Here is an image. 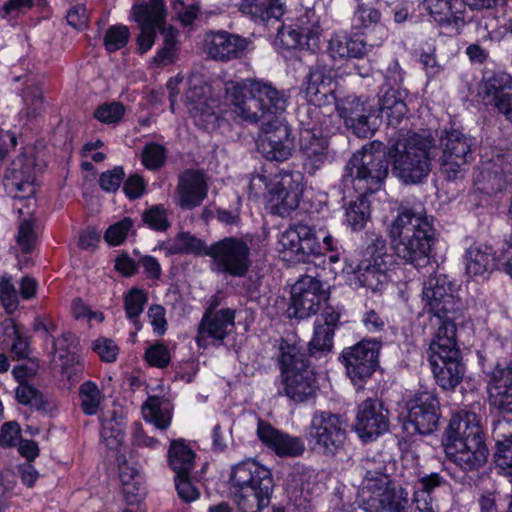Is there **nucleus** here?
Segmentation results:
<instances>
[{"label": "nucleus", "instance_id": "f257e3e1", "mask_svg": "<svg viewBox=\"0 0 512 512\" xmlns=\"http://www.w3.org/2000/svg\"><path fill=\"white\" fill-rule=\"evenodd\" d=\"M388 174V162L380 152L363 147L355 152L347 162L342 183L345 188L352 187L360 195L351 201L345 209V221L353 231H360L370 220V203L367 194L378 191Z\"/></svg>", "mask_w": 512, "mask_h": 512}, {"label": "nucleus", "instance_id": "f03ea898", "mask_svg": "<svg viewBox=\"0 0 512 512\" xmlns=\"http://www.w3.org/2000/svg\"><path fill=\"white\" fill-rule=\"evenodd\" d=\"M226 100L232 111L249 123L272 126L279 121L277 114L285 111L287 96L271 83L246 79L226 84Z\"/></svg>", "mask_w": 512, "mask_h": 512}, {"label": "nucleus", "instance_id": "7ed1b4c3", "mask_svg": "<svg viewBox=\"0 0 512 512\" xmlns=\"http://www.w3.org/2000/svg\"><path fill=\"white\" fill-rule=\"evenodd\" d=\"M388 232L391 246L400 259L418 270L430 264L434 228L426 215L400 208Z\"/></svg>", "mask_w": 512, "mask_h": 512}, {"label": "nucleus", "instance_id": "20e7f679", "mask_svg": "<svg viewBox=\"0 0 512 512\" xmlns=\"http://www.w3.org/2000/svg\"><path fill=\"white\" fill-rule=\"evenodd\" d=\"M361 468L363 480L358 497L366 512H406L409 494L401 486L393 485L383 460L366 457Z\"/></svg>", "mask_w": 512, "mask_h": 512}, {"label": "nucleus", "instance_id": "39448f33", "mask_svg": "<svg viewBox=\"0 0 512 512\" xmlns=\"http://www.w3.org/2000/svg\"><path fill=\"white\" fill-rule=\"evenodd\" d=\"M388 155L397 176L405 183L416 184L429 175L437 148L430 137L407 132L390 144Z\"/></svg>", "mask_w": 512, "mask_h": 512}, {"label": "nucleus", "instance_id": "423d86ee", "mask_svg": "<svg viewBox=\"0 0 512 512\" xmlns=\"http://www.w3.org/2000/svg\"><path fill=\"white\" fill-rule=\"evenodd\" d=\"M230 482L235 502L242 512H261L269 506L274 480L271 471L259 462L247 459L235 465Z\"/></svg>", "mask_w": 512, "mask_h": 512}, {"label": "nucleus", "instance_id": "0eeeda50", "mask_svg": "<svg viewBox=\"0 0 512 512\" xmlns=\"http://www.w3.org/2000/svg\"><path fill=\"white\" fill-rule=\"evenodd\" d=\"M312 354H280L281 388L278 395L286 396L294 403H304L315 398L318 385L310 356Z\"/></svg>", "mask_w": 512, "mask_h": 512}, {"label": "nucleus", "instance_id": "6e6552de", "mask_svg": "<svg viewBox=\"0 0 512 512\" xmlns=\"http://www.w3.org/2000/svg\"><path fill=\"white\" fill-rule=\"evenodd\" d=\"M369 243L362 258L351 265L353 283L358 287L378 293L388 284V270L393 262V256L388 253L387 243L383 236L371 233Z\"/></svg>", "mask_w": 512, "mask_h": 512}, {"label": "nucleus", "instance_id": "1a4fd4ad", "mask_svg": "<svg viewBox=\"0 0 512 512\" xmlns=\"http://www.w3.org/2000/svg\"><path fill=\"white\" fill-rule=\"evenodd\" d=\"M251 243L249 235L227 236L212 243L207 253L213 271L234 278L245 277L253 264Z\"/></svg>", "mask_w": 512, "mask_h": 512}, {"label": "nucleus", "instance_id": "9d476101", "mask_svg": "<svg viewBox=\"0 0 512 512\" xmlns=\"http://www.w3.org/2000/svg\"><path fill=\"white\" fill-rule=\"evenodd\" d=\"M312 452L335 458L344 450L347 432L341 417L329 411H316L305 434Z\"/></svg>", "mask_w": 512, "mask_h": 512}, {"label": "nucleus", "instance_id": "9b49d317", "mask_svg": "<svg viewBox=\"0 0 512 512\" xmlns=\"http://www.w3.org/2000/svg\"><path fill=\"white\" fill-rule=\"evenodd\" d=\"M440 169L448 180L462 178L466 167L474 160L475 140L462 130L444 128L438 136Z\"/></svg>", "mask_w": 512, "mask_h": 512}, {"label": "nucleus", "instance_id": "f8f14e48", "mask_svg": "<svg viewBox=\"0 0 512 512\" xmlns=\"http://www.w3.org/2000/svg\"><path fill=\"white\" fill-rule=\"evenodd\" d=\"M131 12L140 30L136 41L137 49L141 54L152 48L157 32L164 36L163 45L176 48L178 32L172 26H166V10L163 0H149L148 2L135 4Z\"/></svg>", "mask_w": 512, "mask_h": 512}, {"label": "nucleus", "instance_id": "ddd939ff", "mask_svg": "<svg viewBox=\"0 0 512 512\" xmlns=\"http://www.w3.org/2000/svg\"><path fill=\"white\" fill-rule=\"evenodd\" d=\"M424 309L438 319L461 317L462 303L457 295L456 283L443 273H434L423 283Z\"/></svg>", "mask_w": 512, "mask_h": 512}, {"label": "nucleus", "instance_id": "4468645a", "mask_svg": "<svg viewBox=\"0 0 512 512\" xmlns=\"http://www.w3.org/2000/svg\"><path fill=\"white\" fill-rule=\"evenodd\" d=\"M329 297V289L318 275H304L292 286L288 317L307 319L317 314Z\"/></svg>", "mask_w": 512, "mask_h": 512}, {"label": "nucleus", "instance_id": "2eb2a0df", "mask_svg": "<svg viewBox=\"0 0 512 512\" xmlns=\"http://www.w3.org/2000/svg\"><path fill=\"white\" fill-rule=\"evenodd\" d=\"M277 250L283 260L290 262H305L310 256L322 254L314 229L303 223L290 225L280 234Z\"/></svg>", "mask_w": 512, "mask_h": 512}, {"label": "nucleus", "instance_id": "dca6fc26", "mask_svg": "<svg viewBox=\"0 0 512 512\" xmlns=\"http://www.w3.org/2000/svg\"><path fill=\"white\" fill-rule=\"evenodd\" d=\"M483 371L491 376L489 382V402L499 413L512 414V360L489 362L479 354Z\"/></svg>", "mask_w": 512, "mask_h": 512}, {"label": "nucleus", "instance_id": "f3484780", "mask_svg": "<svg viewBox=\"0 0 512 512\" xmlns=\"http://www.w3.org/2000/svg\"><path fill=\"white\" fill-rule=\"evenodd\" d=\"M299 151L302 168L305 173L313 176L332 159L329 138L315 123L301 122L299 133Z\"/></svg>", "mask_w": 512, "mask_h": 512}, {"label": "nucleus", "instance_id": "a211bd4d", "mask_svg": "<svg viewBox=\"0 0 512 512\" xmlns=\"http://www.w3.org/2000/svg\"><path fill=\"white\" fill-rule=\"evenodd\" d=\"M430 21L449 36L460 35L468 24L466 0H424Z\"/></svg>", "mask_w": 512, "mask_h": 512}, {"label": "nucleus", "instance_id": "6ab92c4d", "mask_svg": "<svg viewBox=\"0 0 512 512\" xmlns=\"http://www.w3.org/2000/svg\"><path fill=\"white\" fill-rule=\"evenodd\" d=\"M408 422L421 435L437 430L441 417L440 402L433 391L416 393L408 402Z\"/></svg>", "mask_w": 512, "mask_h": 512}, {"label": "nucleus", "instance_id": "aec40b11", "mask_svg": "<svg viewBox=\"0 0 512 512\" xmlns=\"http://www.w3.org/2000/svg\"><path fill=\"white\" fill-rule=\"evenodd\" d=\"M388 429V410L378 399L367 398L358 404L354 430L364 442L375 440Z\"/></svg>", "mask_w": 512, "mask_h": 512}, {"label": "nucleus", "instance_id": "412c9836", "mask_svg": "<svg viewBox=\"0 0 512 512\" xmlns=\"http://www.w3.org/2000/svg\"><path fill=\"white\" fill-rule=\"evenodd\" d=\"M264 135L257 141L259 152L270 161L283 162L292 156L294 139L287 124L275 121L272 126L261 124Z\"/></svg>", "mask_w": 512, "mask_h": 512}, {"label": "nucleus", "instance_id": "4be33fe9", "mask_svg": "<svg viewBox=\"0 0 512 512\" xmlns=\"http://www.w3.org/2000/svg\"><path fill=\"white\" fill-rule=\"evenodd\" d=\"M336 109L345 125L353 130L360 138H366L372 133L369 118L376 115L375 108L368 100L356 95H348L336 101Z\"/></svg>", "mask_w": 512, "mask_h": 512}, {"label": "nucleus", "instance_id": "5701e85b", "mask_svg": "<svg viewBox=\"0 0 512 512\" xmlns=\"http://www.w3.org/2000/svg\"><path fill=\"white\" fill-rule=\"evenodd\" d=\"M479 96L486 105L493 106L512 122V77L506 73H494L484 78Z\"/></svg>", "mask_w": 512, "mask_h": 512}, {"label": "nucleus", "instance_id": "b1692460", "mask_svg": "<svg viewBox=\"0 0 512 512\" xmlns=\"http://www.w3.org/2000/svg\"><path fill=\"white\" fill-rule=\"evenodd\" d=\"M444 451L446 457L464 472L478 471L486 464L489 455L485 437L445 445Z\"/></svg>", "mask_w": 512, "mask_h": 512}, {"label": "nucleus", "instance_id": "393cba45", "mask_svg": "<svg viewBox=\"0 0 512 512\" xmlns=\"http://www.w3.org/2000/svg\"><path fill=\"white\" fill-rule=\"evenodd\" d=\"M249 42L227 31H210L204 37V50L213 60L227 62L242 57Z\"/></svg>", "mask_w": 512, "mask_h": 512}, {"label": "nucleus", "instance_id": "a878e982", "mask_svg": "<svg viewBox=\"0 0 512 512\" xmlns=\"http://www.w3.org/2000/svg\"><path fill=\"white\" fill-rule=\"evenodd\" d=\"M4 186L15 199L33 196L36 188L32 162L23 155L14 159L5 173Z\"/></svg>", "mask_w": 512, "mask_h": 512}, {"label": "nucleus", "instance_id": "bb28decb", "mask_svg": "<svg viewBox=\"0 0 512 512\" xmlns=\"http://www.w3.org/2000/svg\"><path fill=\"white\" fill-rule=\"evenodd\" d=\"M257 436L280 457H299L305 452V444L300 437L281 432L266 421H258Z\"/></svg>", "mask_w": 512, "mask_h": 512}, {"label": "nucleus", "instance_id": "cd10ccee", "mask_svg": "<svg viewBox=\"0 0 512 512\" xmlns=\"http://www.w3.org/2000/svg\"><path fill=\"white\" fill-rule=\"evenodd\" d=\"M234 319L235 311L230 308L221 309L211 317L205 316L197 336L198 347L206 349L211 345L218 349L228 331L234 327Z\"/></svg>", "mask_w": 512, "mask_h": 512}, {"label": "nucleus", "instance_id": "c85d7f7f", "mask_svg": "<svg viewBox=\"0 0 512 512\" xmlns=\"http://www.w3.org/2000/svg\"><path fill=\"white\" fill-rule=\"evenodd\" d=\"M485 437L480 418L475 412L459 410L455 412L445 430L443 445L475 440Z\"/></svg>", "mask_w": 512, "mask_h": 512}, {"label": "nucleus", "instance_id": "c756f323", "mask_svg": "<svg viewBox=\"0 0 512 512\" xmlns=\"http://www.w3.org/2000/svg\"><path fill=\"white\" fill-rule=\"evenodd\" d=\"M208 186L205 175L199 170H185L176 187L177 204L183 209L200 206L207 197Z\"/></svg>", "mask_w": 512, "mask_h": 512}, {"label": "nucleus", "instance_id": "7c9ffc66", "mask_svg": "<svg viewBox=\"0 0 512 512\" xmlns=\"http://www.w3.org/2000/svg\"><path fill=\"white\" fill-rule=\"evenodd\" d=\"M460 355L430 354L432 372L443 389H453L462 381L465 367Z\"/></svg>", "mask_w": 512, "mask_h": 512}, {"label": "nucleus", "instance_id": "2f4dec72", "mask_svg": "<svg viewBox=\"0 0 512 512\" xmlns=\"http://www.w3.org/2000/svg\"><path fill=\"white\" fill-rule=\"evenodd\" d=\"M465 269L469 276L485 277L498 269L502 259L496 255L491 245L474 242L464 255Z\"/></svg>", "mask_w": 512, "mask_h": 512}, {"label": "nucleus", "instance_id": "473e14b6", "mask_svg": "<svg viewBox=\"0 0 512 512\" xmlns=\"http://www.w3.org/2000/svg\"><path fill=\"white\" fill-rule=\"evenodd\" d=\"M378 105L375 116L381 113L393 127L399 125L409 111L400 89L392 87L380 92Z\"/></svg>", "mask_w": 512, "mask_h": 512}, {"label": "nucleus", "instance_id": "72a5a7b5", "mask_svg": "<svg viewBox=\"0 0 512 512\" xmlns=\"http://www.w3.org/2000/svg\"><path fill=\"white\" fill-rule=\"evenodd\" d=\"M167 460L175 475H190L195 466V453L183 438L171 440Z\"/></svg>", "mask_w": 512, "mask_h": 512}, {"label": "nucleus", "instance_id": "f704fd0d", "mask_svg": "<svg viewBox=\"0 0 512 512\" xmlns=\"http://www.w3.org/2000/svg\"><path fill=\"white\" fill-rule=\"evenodd\" d=\"M142 414L146 421L160 430H165L171 424L173 406L165 397L149 396L142 405Z\"/></svg>", "mask_w": 512, "mask_h": 512}, {"label": "nucleus", "instance_id": "c9c22d12", "mask_svg": "<svg viewBox=\"0 0 512 512\" xmlns=\"http://www.w3.org/2000/svg\"><path fill=\"white\" fill-rule=\"evenodd\" d=\"M239 10L254 20L266 22L284 14L283 0H241Z\"/></svg>", "mask_w": 512, "mask_h": 512}, {"label": "nucleus", "instance_id": "e433bc0d", "mask_svg": "<svg viewBox=\"0 0 512 512\" xmlns=\"http://www.w3.org/2000/svg\"><path fill=\"white\" fill-rule=\"evenodd\" d=\"M378 354H341L340 361L346 367L353 382L369 378L378 365Z\"/></svg>", "mask_w": 512, "mask_h": 512}, {"label": "nucleus", "instance_id": "4c0bfd02", "mask_svg": "<svg viewBox=\"0 0 512 512\" xmlns=\"http://www.w3.org/2000/svg\"><path fill=\"white\" fill-rule=\"evenodd\" d=\"M332 70L324 65L316 64L310 68L305 80V91L309 97L326 95L331 92Z\"/></svg>", "mask_w": 512, "mask_h": 512}, {"label": "nucleus", "instance_id": "58836bf2", "mask_svg": "<svg viewBox=\"0 0 512 512\" xmlns=\"http://www.w3.org/2000/svg\"><path fill=\"white\" fill-rule=\"evenodd\" d=\"M305 39L306 49L316 51L319 49L322 28L314 11H306L293 23Z\"/></svg>", "mask_w": 512, "mask_h": 512}, {"label": "nucleus", "instance_id": "ea45409f", "mask_svg": "<svg viewBox=\"0 0 512 512\" xmlns=\"http://www.w3.org/2000/svg\"><path fill=\"white\" fill-rule=\"evenodd\" d=\"M441 325L438 327L434 338L432 339L429 352H460L455 338L456 319H440Z\"/></svg>", "mask_w": 512, "mask_h": 512}, {"label": "nucleus", "instance_id": "a19ab883", "mask_svg": "<svg viewBox=\"0 0 512 512\" xmlns=\"http://www.w3.org/2000/svg\"><path fill=\"white\" fill-rule=\"evenodd\" d=\"M381 20V13L372 5L357 0V5L351 18V28L357 33L375 27Z\"/></svg>", "mask_w": 512, "mask_h": 512}, {"label": "nucleus", "instance_id": "79ce46f5", "mask_svg": "<svg viewBox=\"0 0 512 512\" xmlns=\"http://www.w3.org/2000/svg\"><path fill=\"white\" fill-rule=\"evenodd\" d=\"M1 349H10V352H25L28 348L27 339L22 337L15 322L7 318L0 323Z\"/></svg>", "mask_w": 512, "mask_h": 512}, {"label": "nucleus", "instance_id": "37998d69", "mask_svg": "<svg viewBox=\"0 0 512 512\" xmlns=\"http://www.w3.org/2000/svg\"><path fill=\"white\" fill-rule=\"evenodd\" d=\"M209 246L201 239L196 238L188 232L178 234L174 243L170 246L171 254H194L197 256H208Z\"/></svg>", "mask_w": 512, "mask_h": 512}, {"label": "nucleus", "instance_id": "c03bdc74", "mask_svg": "<svg viewBox=\"0 0 512 512\" xmlns=\"http://www.w3.org/2000/svg\"><path fill=\"white\" fill-rule=\"evenodd\" d=\"M195 89L190 90L187 94V99L193 103L190 113L193 117L194 123L201 129H213L216 125L217 115L209 107L205 105L200 99H195Z\"/></svg>", "mask_w": 512, "mask_h": 512}, {"label": "nucleus", "instance_id": "a18cd8bd", "mask_svg": "<svg viewBox=\"0 0 512 512\" xmlns=\"http://www.w3.org/2000/svg\"><path fill=\"white\" fill-rule=\"evenodd\" d=\"M17 401L39 411L49 410L48 398L35 387L29 384H20L15 391Z\"/></svg>", "mask_w": 512, "mask_h": 512}, {"label": "nucleus", "instance_id": "49530a36", "mask_svg": "<svg viewBox=\"0 0 512 512\" xmlns=\"http://www.w3.org/2000/svg\"><path fill=\"white\" fill-rule=\"evenodd\" d=\"M148 301L147 293L139 288L130 289L124 296V309L126 316L134 323L139 324L138 318Z\"/></svg>", "mask_w": 512, "mask_h": 512}, {"label": "nucleus", "instance_id": "de8ad7c7", "mask_svg": "<svg viewBox=\"0 0 512 512\" xmlns=\"http://www.w3.org/2000/svg\"><path fill=\"white\" fill-rule=\"evenodd\" d=\"M79 396L81 408L86 415H95L102 400V394L97 385L87 381L80 386Z\"/></svg>", "mask_w": 512, "mask_h": 512}, {"label": "nucleus", "instance_id": "09e8293b", "mask_svg": "<svg viewBox=\"0 0 512 512\" xmlns=\"http://www.w3.org/2000/svg\"><path fill=\"white\" fill-rule=\"evenodd\" d=\"M277 46L284 49H306L305 39L301 35V31L297 29L293 24L283 25L278 33L275 40Z\"/></svg>", "mask_w": 512, "mask_h": 512}, {"label": "nucleus", "instance_id": "8fccbe9b", "mask_svg": "<svg viewBox=\"0 0 512 512\" xmlns=\"http://www.w3.org/2000/svg\"><path fill=\"white\" fill-rule=\"evenodd\" d=\"M58 362L63 377L71 384L79 382L84 365L78 354H60Z\"/></svg>", "mask_w": 512, "mask_h": 512}, {"label": "nucleus", "instance_id": "3c124183", "mask_svg": "<svg viewBox=\"0 0 512 512\" xmlns=\"http://www.w3.org/2000/svg\"><path fill=\"white\" fill-rule=\"evenodd\" d=\"M493 459L497 467L512 473V434L496 441Z\"/></svg>", "mask_w": 512, "mask_h": 512}, {"label": "nucleus", "instance_id": "603ef678", "mask_svg": "<svg viewBox=\"0 0 512 512\" xmlns=\"http://www.w3.org/2000/svg\"><path fill=\"white\" fill-rule=\"evenodd\" d=\"M142 163L149 170H157L162 167L167 158L166 148L158 143H147L142 150Z\"/></svg>", "mask_w": 512, "mask_h": 512}, {"label": "nucleus", "instance_id": "864d4df0", "mask_svg": "<svg viewBox=\"0 0 512 512\" xmlns=\"http://www.w3.org/2000/svg\"><path fill=\"white\" fill-rule=\"evenodd\" d=\"M142 221L155 231H166L170 226L167 210L161 204L154 205L145 210L142 213Z\"/></svg>", "mask_w": 512, "mask_h": 512}, {"label": "nucleus", "instance_id": "5fc2aeb1", "mask_svg": "<svg viewBox=\"0 0 512 512\" xmlns=\"http://www.w3.org/2000/svg\"><path fill=\"white\" fill-rule=\"evenodd\" d=\"M130 31L127 26L114 25L105 33L104 45L108 52L112 53L120 50L128 43Z\"/></svg>", "mask_w": 512, "mask_h": 512}, {"label": "nucleus", "instance_id": "6e6d98bb", "mask_svg": "<svg viewBox=\"0 0 512 512\" xmlns=\"http://www.w3.org/2000/svg\"><path fill=\"white\" fill-rule=\"evenodd\" d=\"M101 438L108 448L117 450L124 440L122 425L112 419L103 421Z\"/></svg>", "mask_w": 512, "mask_h": 512}, {"label": "nucleus", "instance_id": "4d7b16f0", "mask_svg": "<svg viewBox=\"0 0 512 512\" xmlns=\"http://www.w3.org/2000/svg\"><path fill=\"white\" fill-rule=\"evenodd\" d=\"M333 337L332 328L321 326L316 322L313 338L309 342L310 349L316 352H330L333 348Z\"/></svg>", "mask_w": 512, "mask_h": 512}, {"label": "nucleus", "instance_id": "13d9d810", "mask_svg": "<svg viewBox=\"0 0 512 512\" xmlns=\"http://www.w3.org/2000/svg\"><path fill=\"white\" fill-rule=\"evenodd\" d=\"M124 113L125 108L120 102H112L99 106L94 112V117L102 123L114 124L122 119Z\"/></svg>", "mask_w": 512, "mask_h": 512}, {"label": "nucleus", "instance_id": "bf43d9fd", "mask_svg": "<svg viewBox=\"0 0 512 512\" xmlns=\"http://www.w3.org/2000/svg\"><path fill=\"white\" fill-rule=\"evenodd\" d=\"M35 0H5L0 6V18L16 19L33 8Z\"/></svg>", "mask_w": 512, "mask_h": 512}, {"label": "nucleus", "instance_id": "052dcab7", "mask_svg": "<svg viewBox=\"0 0 512 512\" xmlns=\"http://www.w3.org/2000/svg\"><path fill=\"white\" fill-rule=\"evenodd\" d=\"M132 227V219L125 217L119 222L109 226L105 232L104 238L110 245H120L126 239L127 234L132 229Z\"/></svg>", "mask_w": 512, "mask_h": 512}, {"label": "nucleus", "instance_id": "680f3d73", "mask_svg": "<svg viewBox=\"0 0 512 512\" xmlns=\"http://www.w3.org/2000/svg\"><path fill=\"white\" fill-rule=\"evenodd\" d=\"M0 300L8 314H12L19 306L18 293L11 278L2 277L0 280Z\"/></svg>", "mask_w": 512, "mask_h": 512}, {"label": "nucleus", "instance_id": "e2e57ef3", "mask_svg": "<svg viewBox=\"0 0 512 512\" xmlns=\"http://www.w3.org/2000/svg\"><path fill=\"white\" fill-rule=\"evenodd\" d=\"M175 487L179 498L190 503L200 496L199 490L192 484L190 475H175Z\"/></svg>", "mask_w": 512, "mask_h": 512}, {"label": "nucleus", "instance_id": "0e129e2a", "mask_svg": "<svg viewBox=\"0 0 512 512\" xmlns=\"http://www.w3.org/2000/svg\"><path fill=\"white\" fill-rule=\"evenodd\" d=\"M125 172L122 166H116L112 170L103 172L100 175L99 184L100 187L106 192H115L119 189Z\"/></svg>", "mask_w": 512, "mask_h": 512}, {"label": "nucleus", "instance_id": "69168bd1", "mask_svg": "<svg viewBox=\"0 0 512 512\" xmlns=\"http://www.w3.org/2000/svg\"><path fill=\"white\" fill-rule=\"evenodd\" d=\"M122 488L125 501L129 505L140 503L146 495L143 476L136 478L135 482L126 483V486Z\"/></svg>", "mask_w": 512, "mask_h": 512}, {"label": "nucleus", "instance_id": "338daca9", "mask_svg": "<svg viewBox=\"0 0 512 512\" xmlns=\"http://www.w3.org/2000/svg\"><path fill=\"white\" fill-rule=\"evenodd\" d=\"M153 332L157 335H163L167 329L166 310L162 305H151L147 312Z\"/></svg>", "mask_w": 512, "mask_h": 512}, {"label": "nucleus", "instance_id": "774afa93", "mask_svg": "<svg viewBox=\"0 0 512 512\" xmlns=\"http://www.w3.org/2000/svg\"><path fill=\"white\" fill-rule=\"evenodd\" d=\"M35 241L33 224L30 220H24L19 225L17 242L24 253H29Z\"/></svg>", "mask_w": 512, "mask_h": 512}]
</instances>
